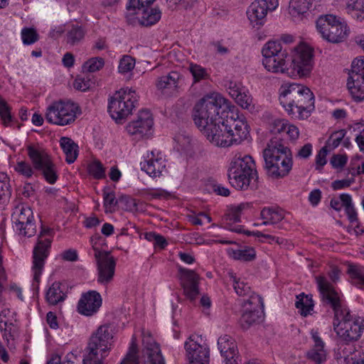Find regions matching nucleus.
Returning <instances> with one entry per match:
<instances>
[{"mask_svg": "<svg viewBox=\"0 0 364 364\" xmlns=\"http://www.w3.org/2000/svg\"><path fill=\"white\" fill-rule=\"evenodd\" d=\"M316 280L322 301L333 310V329L340 341L346 344L358 341L364 329V321L353 317L349 309L341 304L338 292L324 277H316Z\"/></svg>", "mask_w": 364, "mask_h": 364, "instance_id": "f257e3e1", "label": "nucleus"}, {"mask_svg": "<svg viewBox=\"0 0 364 364\" xmlns=\"http://www.w3.org/2000/svg\"><path fill=\"white\" fill-rule=\"evenodd\" d=\"M279 102L293 118L304 119L314 109V96L309 88L300 84L284 85L280 88Z\"/></svg>", "mask_w": 364, "mask_h": 364, "instance_id": "f03ea898", "label": "nucleus"}, {"mask_svg": "<svg viewBox=\"0 0 364 364\" xmlns=\"http://www.w3.org/2000/svg\"><path fill=\"white\" fill-rule=\"evenodd\" d=\"M264 170L268 176L279 179L287 176L293 166L292 154L279 136L272 137L263 151Z\"/></svg>", "mask_w": 364, "mask_h": 364, "instance_id": "7ed1b4c3", "label": "nucleus"}, {"mask_svg": "<svg viewBox=\"0 0 364 364\" xmlns=\"http://www.w3.org/2000/svg\"><path fill=\"white\" fill-rule=\"evenodd\" d=\"M228 177L230 185L237 190L256 188L258 176L252 157L246 155L234 159L230 164Z\"/></svg>", "mask_w": 364, "mask_h": 364, "instance_id": "20e7f679", "label": "nucleus"}, {"mask_svg": "<svg viewBox=\"0 0 364 364\" xmlns=\"http://www.w3.org/2000/svg\"><path fill=\"white\" fill-rule=\"evenodd\" d=\"M114 332L108 324L102 325L95 331L88 343L87 353L82 364H103L113 345Z\"/></svg>", "mask_w": 364, "mask_h": 364, "instance_id": "39448f33", "label": "nucleus"}, {"mask_svg": "<svg viewBox=\"0 0 364 364\" xmlns=\"http://www.w3.org/2000/svg\"><path fill=\"white\" fill-rule=\"evenodd\" d=\"M226 100L218 94L207 95L197 102L194 107L193 119L196 126L201 129L209 124L219 122L220 109Z\"/></svg>", "mask_w": 364, "mask_h": 364, "instance_id": "423d86ee", "label": "nucleus"}, {"mask_svg": "<svg viewBox=\"0 0 364 364\" xmlns=\"http://www.w3.org/2000/svg\"><path fill=\"white\" fill-rule=\"evenodd\" d=\"M138 102V97L134 90L123 88L117 91L110 98L108 111L113 119L117 123H122Z\"/></svg>", "mask_w": 364, "mask_h": 364, "instance_id": "0eeeda50", "label": "nucleus"}, {"mask_svg": "<svg viewBox=\"0 0 364 364\" xmlns=\"http://www.w3.org/2000/svg\"><path fill=\"white\" fill-rule=\"evenodd\" d=\"M316 28L322 38L331 43L346 41L349 31L347 25L332 14L321 16L316 21Z\"/></svg>", "mask_w": 364, "mask_h": 364, "instance_id": "6e6552de", "label": "nucleus"}, {"mask_svg": "<svg viewBox=\"0 0 364 364\" xmlns=\"http://www.w3.org/2000/svg\"><path fill=\"white\" fill-rule=\"evenodd\" d=\"M79 107L70 101H55L46 109V119L50 123L65 126L75 122Z\"/></svg>", "mask_w": 364, "mask_h": 364, "instance_id": "1a4fd4ad", "label": "nucleus"}, {"mask_svg": "<svg viewBox=\"0 0 364 364\" xmlns=\"http://www.w3.org/2000/svg\"><path fill=\"white\" fill-rule=\"evenodd\" d=\"M26 149L34 169L41 171L47 182L55 183L58 179L56 168L46 150L33 145H28Z\"/></svg>", "mask_w": 364, "mask_h": 364, "instance_id": "9d476101", "label": "nucleus"}, {"mask_svg": "<svg viewBox=\"0 0 364 364\" xmlns=\"http://www.w3.org/2000/svg\"><path fill=\"white\" fill-rule=\"evenodd\" d=\"M26 149L34 169L41 171L47 182L55 183L58 179L56 168L46 150L33 145H28Z\"/></svg>", "mask_w": 364, "mask_h": 364, "instance_id": "9b49d317", "label": "nucleus"}, {"mask_svg": "<svg viewBox=\"0 0 364 364\" xmlns=\"http://www.w3.org/2000/svg\"><path fill=\"white\" fill-rule=\"evenodd\" d=\"M239 302L246 307L240 318L241 327L246 330L261 319L264 309L263 300L259 295H252L250 299L239 300Z\"/></svg>", "mask_w": 364, "mask_h": 364, "instance_id": "f8f14e48", "label": "nucleus"}, {"mask_svg": "<svg viewBox=\"0 0 364 364\" xmlns=\"http://www.w3.org/2000/svg\"><path fill=\"white\" fill-rule=\"evenodd\" d=\"M52 232L50 228H42L36 245L33 252V279L38 282L41 275L42 269L44 267L45 260L49 255L51 240L50 239L41 240L44 235H49Z\"/></svg>", "mask_w": 364, "mask_h": 364, "instance_id": "ddd939ff", "label": "nucleus"}, {"mask_svg": "<svg viewBox=\"0 0 364 364\" xmlns=\"http://www.w3.org/2000/svg\"><path fill=\"white\" fill-rule=\"evenodd\" d=\"M347 86L355 101H364V58L353 61Z\"/></svg>", "mask_w": 364, "mask_h": 364, "instance_id": "4468645a", "label": "nucleus"}, {"mask_svg": "<svg viewBox=\"0 0 364 364\" xmlns=\"http://www.w3.org/2000/svg\"><path fill=\"white\" fill-rule=\"evenodd\" d=\"M219 122L209 124L207 127H203L200 130L206 138L215 146L221 147H228L232 146L230 132L231 130L227 126V119L223 118Z\"/></svg>", "mask_w": 364, "mask_h": 364, "instance_id": "2eb2a0df", "label": "nucleus"}, {"mask_svg": "<svg viewBox=\"0 0 364 364\" xmlns=\"http://www.w3.org/2000/svg\"><path fill=\"white\" fill-rule=\"evenodd\" d=\"M12 222L14 228L20 235L30 237L36 232L33 211L28 206L17 207L12 214Z\"/></svg>", "mask_w": 364, "mask_h": 364, "instance_id": "dca6fc26", "label": "nucleus"}, {"mask_svg": "<svg viewBox=\"0 0 364 364\" xmlns=\"http://www.w3.org/2000/svg\"><path fill=\"white\" fill-rule=\"evenodd\" d=\"M95 257L97 267V282L101 284L110 283L114 277L116 261L109 252L95 248Z\"/></svg>", "mask_w": 364, "mask_h": 364, "instance_id": "f3484780", "label": "nucleus"}, {"mask_svg": "<svg viewBox=\"0 0 364 364\" xmlns=\"http://www.w3.org/2000/svg\"><path fill=\"white\" fill-rule=\"evenodd\" d=\"M154 119L151 112L147 109L141 110L136 119L130 122L126 127L129 134L136 139L149 137L153 132Z\"/></svg>", "mask_w": 364, "mask_h": 364, "instance_id": "a211bd4d", "label": "nucleus"}, {"mask_svg": "<svg viewBox=\"0 0 364 364\" xmlns=\"http://www.w3.org/2000/svg\"><path fill=\"white\" fill-rule=\"evenodd\" d=\"M312 50L305 45L294 48L291 66L299 76L308 75L312 69Z\"/></svg>", "mask_w": 364, "mask_h": 364, "instance_id": "6ab92c4d", "label": "nucleus"}, {"mask_svg": "<svg viewBox=\"0 0 364 364\" xmlns=\"http://www.w3.org/2000/svg\"><path fill=\"white\" fill-rule=\"evenodd\" d=\"M178 279L183 289L185 295L191 301H194L199 294L198 282L200 277L193 270L179 267Z\"/></svg>", "mask_w": 364, "mask_h": 364, "instance_id": "aec40b11", "label": "nucleus"}, {"mask_svg": "<svg viewBox=\"0 0 364 364\" xmlns=\"http://www.w3.org/2000/svg\"><path fill=\"white\" fill-rule=\"evenodd\" d=\"M101 295L96 291H88L82 294L77 304L78 312L87 316L96 314L102 306Z\"/></svg>", "mask_w": 364, "mask_h": 364, "instance_id": "412c9836", "label": "nucleus"}, {"mask_svg": "<svg viewBox=\"0 0 364 364\" xmlns=\"http://www.w3.org/2000/svg\"><path fill=\"white\" fill-rule=\"evenodd\" d=\"M227 126L231 130L230 139L232 145L234 144H239L244 139H247L249 134V127L246 120L244 118L230 117L227 118Z\"/></svg>", "mask_w": 364, "mask_h": 364, "instance_id": "4be33fe9", "label": "nucleus"}, {"mask_svg": "<svg viewBox=\"0 0 364 364\" xmlns=\"http://www.w3.org/2000/svg\"><path fill=\"white\" fill-rule=\"evenodd\" d=\"M268 7L264 0H256L249 6L247 15L253 27L260 28L266 21Z\"/></svg>", "mask_w": 364, "mask_h": 364, "instance_id": "5701e85b", "label": "nucleus"}, {"mask_svg": "<svg viewBox=\"0 0 364 364\" xmlns=\"http://www.w3.org/2000/svg\"><path fill=\"white\" fill-rule=\"evenodd\" d=\"M218 346L221 355L225 358V364H238L237 346L231 337L228 335L220 336L218 340Z\"/></svg>", "mask_w": 364, "mask_h": 364, "instance_id": "b1692460", "label": "nucleus"}, {"mask_svg": "<svg viewBox=\"0 0 364 364\" xmlns=\"http://www.w3.org/2000/svg\"><path fill=\"white\" fill-rule=\"evenodd\" d=\"M143 353L146 357V364H165L159 346L151 336L143 338Z\"/></svg>", "mask_w": 364, "mask_h": 364, "instance_id": "393cba45", "label": "nucleus"}, {"mask_svg": "<svg viewBox=\"0 0 364 364\" xmlns=\"http://www.w3.org/2000/svg\"><path fill=\"white\" fill-rule=\"evenodd\" d=\"M187 358L191 361H201L202 360H209L210 351L205 346H202L194 341L191 336L189 340L185 343Z\"/></svg>", "mask_w": 364, "mask_h": 364, "instance_id": "a878e982", "label": "nucleus"}, {"mask_svg": "<svg viewBox=\"0 0 364 364\" xmlns=\"http://www.w3.org/2000/svg\"><path fill=\"white\" fill-rule=\"evenodd\" d=\"M287 53L286 49H283L281 43L275 41H269L264 44L262 49V64H267L268 67H270L271 65L273 64L274 60L272 58L277 57V59H279V57H282L283 55H286Z\"/></svg>", "mask_w": 364, "mask_h": 364, "instance_id": "bb28decb", "label": "nucleus"}, {"mask_svg": "<svg viewBox=\"0 0 364 364\" xmlns=\"http://www.w3.org/2000/svg\"><path fill=\"white\" fill-rule=\"evenodd\" d=\"M16 319L15 318L14 312L11 311L9 309H4L1 311L0 331L4 332L3 337L7 342L9 341L10 338L13 339V334L16 331Z\"/></svg>", "mask_w": 364, "mask_h": 364, "instance_id": "cd10ccee", "label": "nucleus"}, {"mask_svg": "<svg viewBox=\"0 0 364 364\" xmlns=\"http://www.w3.org/2000/svg\"><path fill=\"white\" fill-rule=\"evenodd\" d=\"M151 158L147 156V159L144 163H141V169L150 176L157 177L160 176L166 166L161 158L154 159V153L151 152Z\"/></svg>", "mask_w": 364, "mask_h": 364, "instance_id": "c85d7f7f", "label": "nucleus"}, {"mask_svg": "<svg viewBox=\"0 0 364 364\" xmlns=\"http://www.w3.org/2000/svg\"><path fill=\"white\" fill-rule=\"evenodd\" d=\"M260 215L261 218L264 221L261 224H255L256 226L277 224L284 218V213L282 210L269 207L264 208L261 210Z\"/></svg>", "mask_w": 364, "mask_h": 364, "instance_id": "c756f323", "label": "nucleus"}, {"mask_svg": "<svg viewBox=\"0 0 364 364\" xmlns=\"http://www.w3.org/2000/svg\"><path fill=\"white\" fill-rule=\"evenodd\" d=\"M60 146L65 154V161L68 164H73L78 155V146L73 140L68 137H61L60 140Z\"/></svg>", "mask_w": 364, "mask_h": 364, "instance_id": "7c9ffc66", "label": "nucleus"}, {"mask_svg": "<svg viewBox=\"0 0 364 364\" xmlns=\"http://www.w3.org/2000/svg\"><path fill=\"white\" fill-rule=\"evenodd\" d=\"M181 77L182 75L179 73L171 71L168 75L159 78L156 87L159 90H164L166 88L177 90L179 87Z\"/></svg>", "mask_w": 364, "mask_h": 364, "instance_id": "2f4dec72", "label": "nucleus"}, {"mask_svg": "<svg viewBox=\"0 0 364 364\" xmlns=\"http://www.w3.org/2000/svg\"><path fill=\"white\" fill-rule=\"evenodd\" d=\"M61 284L55 282L46 291V299L50 305H57L65 299L66 294L60 289Z\"/></svg>", "mask_w": 364, "mask_h": 364, "instance_id": "473e14b6", "label": "nucleus"}, {"mask_svg": "<svg viewBox=\"0 0 364 364\" xmlns=\"http://www.w3.org/2000/svg\"><path fill=\"white\" fill-rule=\"evenodd\" d=\"M295 306L299 310L300 314L306 316L313 311L314 304L311 295H306L301 293L296 296Z\"/></svg>", "mask_w": 364, "mask_h": 364, "instance_id": "72a5a7b5", "label": "nucleus"}, {"mask_svg": "<svg viewBox=\"0 0 364 364\" xmlns=\"http://www.w3.org/2000/svg\"><path fill=\"white\" fill-rule=\"evenodd\" d=\"M141 10L143 12L140 18V23L144 26H151L155 24L161 17V11L158 9H148L144 8Z\"/></svg>", "mask_w": 364, "mask_h": 364, "instance_id": "f704fd0d", "label": "nucleus"}, {"mask_svg": "<svg viewBox=\"0 0 364 364\" xmlns=\"http://www.w3.org/2000/svg\"><path fill=\"white\" fill-rule=\"evenodd\" d=\"M188 69L193 77V85L210 79V74L207 69L200 65L191 63Z\"/></svg>", "mask_w": 364, "mask_h": 364, "instance_id": "c9c22d12", "label": "nucleus"}, {"mask_svg": "<svg viewBox=\"0 0 364 364\" xmlns=\"http://www.w3.org/2000/svg\"><path fill=\"white\" fill-rule=\"evenodd\" d=\"M348 14L357 20L364 19V1L363 0H349L346 4Z\"/></svg>", "mask_w": 364, "mask_h": 364, "instance_id": "e433bc0d", "label": "nucleus"}, {"mask_svg": "<svg viewBox=\"0 0 364 364\" xmlns=\"http://www.w3.org/2000/svg\"><path fill=\"white\" fill-rule=\"evenodd\" d=\"M289 57L288 53H286V55H283L282 57H279V59H277V57L272 58L274 63L271 65L270 67L267 66V64H262L265 69L269 72H272L273 73H287L288 63L287 58Z\"/></svg>", "mask_w": 364, "mask_h": 364, "instance_id": "4c0bfd02", "label": "nucleus"}, {"mask_svg": "<svg viewBox=\"0 0 364 364\" xmlns=\"http://www.w3.org/2000/svg\"><path fill=\"white\" fill-rule=\"evenodd\" d=\"M85 36V31L82 26L72 25L66 34V42L70 46L78 44Z\"/></svg>", "mask_w": 364, "mask_h": 364, "instance_id": "58836bf2", "label": "nucleus"}, {"mask_svg": "<svg viewBox=\"0 0 364 364\" xmlns=\"http://www.w3.org/2000/svg\"><path fill=\"white\" fill-rule=\"evenodd\" d=\"M230 277L232 279L234 289L238 296H247V299H250L251 296L257 295L252 291L251 288L247 283L240 279H237L232 274H231Z\"/></svg>", "mask_w": 364, "mask_h": 364, "instance_id": "ea45409f", "label": "nucleus"}, {"mask_svg": "<svg viewBox=\"0 0 364 364\" xmlns=\"http://www.w3.org/2000/svg\"><path fill=\"white\" fill-rule=\"evenodd\" d=\"M121 364H139L138 348L134 336L132 337L129 350L125 358L121 362Z\"/></svg>", "mask_w": 364, "mask_h": 364, "instance_id": "a19ab883", "label": "nucleus"}, {"mask_svg": "<svg viewBox=\"0 0 364 364\" xmlns=\"http://www.w3.org/2000/svg\"><path fill=\"white\" fill-rule=\"evenodd\" d=\"M231 256L235 259L250 262L255 259L256 252L253 248L245 247L243 250H232Z\"/></svg>", "mask_w": 364, "mask_h": 364, "instance_id": "79ce46f5", "label": "nucleus"}, {"mask_svg": "<svg viewBox=\"0 0 364 364\" xmlns=\"http://www.w3.org/2000/svg\"><path fill=\"white\" fill-rule=\"evenodd\" d=\"M249 207V203H240L238 205L231 207L229 213L225 215V220L231 223L240 222L242 212Z\"/></svg>", "mask_w": 364, "mask_h": 364, "instance_id": "37998d69", "label": "nucleus"}, {"mask_svg": "<svg viewBox=\"0 0 364 364\" xmlns=\"http://www.w3.org/2000/svg\"><path fill=\"white\" fill-rule=\"evenodd\" d=\"M346 134V131L343 129L333 132L326 141L325 146L327 148L329 147L331 150L337 148L344 139Z\"/></svg>", "mask_w": 364, "mask_h": 364, "instance_id": "c03bdc74", "label": "nucleus"}, {"mask_svg": "<svg viewBox=\"0 0 364 364\" xmlns=\"http://www.w3.org/2000/svg\"><path fill=\"white\" fill-rule=\"evenodd\" d=\"M306 356L315 364H322L326 360V352L324 348H312L307 352Z\"/></svg>", "mask_w": 364, "mask_h": 364, "instance_id": "a18cd8bd", "label": "nucleus"}, {"mask_svg": "<svg viewBox=\"0 0 364 364\" xmlns=\"http://www.w3.org/2000/svg\"><path fill=\"white\" fill-rule=\"evenodd\" d=\"M104 206L106 213L114 211V207L119 204V198H116L113 191H103Z\"/></svg>", "mask_w": 364, "mask_h": 364, "instance_id": "49530a36", "label": "nucleus"}, {"mask_svg": "<svg viewBox=\"0 0 364 364\" xmlns=\"http://www.w3.org/2000/svg\"><path fill=\"white\" fill-rule=\"evenodd\" d=\"M311 6L310 0H291L290 9L293 14H304Z\"/></svg>", "mask_w": 364, "mask_h": 364, "instance_id": "de8ad7c7", "label": "nucleus"}, {"mask_svg": "<svg viewBox=\"0 0 364 364\" xmlns=\"http://www.w3.org/2000/svg\"><path fill=\"white\" fill-rule=\"evenodd\" d=\"M234 99L237 105L243 109L250 110L254 108L252 96L245 89L239 94V96L235 97Z\"/></svg>", "mask_w": 364, "mask_h": 364, "instance_id": "09e8293b", "label": "nucleus"}, {"mask_svg": "<svg viewBox=\"0 0 364 364\" xmlns=\"http://www.w3.org/2000/svg\"><path fill=\"white\" fill-rule=\"evenodd\" d=\"M21 38L24 45H31L38 41L39 36L35 28L25 27L21 30Z\"/></svg>", "mask_w": 364, "mask_h": 364, "instance_id": "8fccbe9b", "label": "nucleus"}, {"mask_svg": "<svg viewBox=\"0 0 364 364\" xmlns=\"http://www.w3.org/2000/svg\"><path fill=\"white\" fill-rule=\"evenodd\" d=\"M0 117L4 126L8 127L12 122L10 107L6 102L0 96Z\"/></svg>", "mask_w": 364, "mask_h": 364, "instance_id": "3c124183", "label": "nucleus"}, {"mask_svg": "<svg viewBox=\"0 0 364 364\" xmlns=\"http://www.w3.org/2000/svg\"><path fill=\"white\" fill-rule=\"evenodd\" d=\"M88 171L95 178L101 179L105 177V169L99 161H94L90 164Z\"/></svg>", "mask_w": 364, "mask_h": 364, "instance_id": "603ef678", "label": "nucleus"}, {"mask_svg": "<svg viewBox=\"0 0 364 364\" xmlns=\"http://www.w3.org/2000/svg\"><path fill=\"white\" fill-rule=\"evenodd\" d=\"M104 65L105 60L102 58H92L85 63L83 68L90 73H94L102 69Z\"/></svg>", "mask_w": 364, "mask_h": 364, "instance_id": "864d4df0", "label": "nucleus"}, {"mask_svg": "<svg viewBox=\"0 0 364 364\" xmlns=\"http://www.w3.org/2000/svg\"><path fill=\"white\" fill-rule=\"evenodd\" d=\"M135 66V59L131 55H124L119 60L118 69L121 73L130 72Z\"/></svg>", "mask_w": 364, "mask_h": 364, "instance_id": "5fc2aeb1", "label": "nucleus"}, {"mask_svg": "<svg viewBox=\"0 0 364 364\" xmlns=\"http://www.w3.org/2000/svg\"><path fill=\"white\" fill-rule=\"evenodd\" d=\"M155 0H129L127 6L128 11H132L134 14H136L137 11L144 9L150 4H151Z\"/></svg>", "mask_w": 364, "mask_h": 364, "instance_id": "6e6d98bb", "label": "nucleus"}, {"mask_svg": "<svg viewBox=\"0 0 364 364\" xmlns=\"http://www.w3.org/2000/svg\"><path fill=\"white\" fill-rule=\"evenodd\" d=\"M350 353L349 355H345L343 352L345 364H364V355L360 351L354 350Z\"/></svg>", "mask_w": 364, "mask_h": 364, "instance_id": "4d7b16f0", "label": "nucleus"}, {"mask_svg": "<svg viewBox=\"0 0 364 364\" xmlns=\"http://www.w3.org/2000/svg\"><path fill=\"white\" fill-rule=\"evenodd\" d=\"M348 274L354 280L353 284L358 287H364V273L356 266H350L348 270Z\"/></svg>", "mask_w": 364, "mask_h": 364, "instance_id": "13d9d810", "label": "nucleus"}, {"mask_svg": "<svg viewBox=\"0 0 364 364\" xmlns=\"http://www.w3.org/2000/svg\"><path fill=\"white\" fill-rule=\"evenodd\" d=\"M92 84V82L88 76H77L73 82V86L77 90L85 92L91 87Z\"/></svg>", "mask_w": 364, "mask_h": 364, "instance_id": "bf43d9fd", "label": "nucleus"}, {"mask_svg": "<svg viewBox=\"0 0 364 364\" xmlns=\"http://www.w3.org/2000/svg\"><path fill=\"white\" fill-rule=\"evenodd\" d=\"M10 195L9 178L4 173H0V200Z\"/></svg>", "mask_w": 364, "mask_h": 364, "instance_id": "052dcab7", "label": "nucleus"}, {"mask_svg": "<svg viewBox=\"0 0 364 364\" xmlns=\"http://www.w3.org/2000/svg\"><path fill=\"white\" fill-rule=\"evenodd\" d=\"M16 171H17L21 175L29 178L32 176L33 173V168L31 165L26 161H18L14 167Z\"/></svg>", "mask_w": 364, "mask_h": 364, "instance_id": "680f3d73", "label": "nucleus"}, {"mask_svg": "<svg viewBox=\"0 0 364 364\" xmlns=\"http://www.w3.org/2000/svg\"><path fill=\"white\" fill-rule=\"evenodd\" d=\"M287 124L284 119H275L270 124V132L273 134H281L286 132Z\"/></svg>", "mask_w": 364, "mask_h": 364, "instance_id": "e2e57ef3", "label": "nucleus"}, {"mask_svg": "<svg viewBox=\"0 0 364 364\" xmlns=\"http://www.w3.org/2000/svg\"><path fill=\"white\" fill-rule=\"evenodd\" d=\"M329 150L326 147V146H323L318 152L316 156V168L317 170H321V168L327 163L326 156Z\"/></svg>", "mask_w": 364, "mask_h": 364, "instance_id": "0e129e2a", "label": "nucleus"}, {"mask_svg": "<svg viewBox=\"0 0 364 364\" xmlns=\"http://www.w3.org/2000/svg\"><path fill=\"white\" fill-rule=\"evenodd\" d=\"M348 161V156L346 154H334L330 160V164L334 168H343Z\"/></svg>", "mask_w": 364, "mask_h": 364, "instance_id": "69168bd1", "label": "nucleus"}, {"mask_svg": "<svg viewBox=\"0 0 364 364\" xmlns=\"http://www.w3.org/2000/svg\"><path fill=\"white\" fill-rule=\"evenodd\" d=\"M230 95L234 98L235 97L239 96V94L245 89L242 87L240 83L236 82L229 81L226 85Z\"/></svg>", "mask_w": 364, "mask_h": 364, "instance_id": "338daca9", "label": "nucleus"}, {"mask_svg": "<svg viewBox=\"0 0 364 364\" xmlns=\"http://www.w3.org/2000/svg\"><path fill=\"white\" fill-rule=\"evenodd\" d=\"M119 204H123V208L126 210H132L136 205L135 200L127 196L119 197Z\"/></svg>", "mask_w": 364, "mask_h": 364, "instance_id": "774afa93", "label": "nucleus"}]
</instances>
